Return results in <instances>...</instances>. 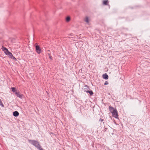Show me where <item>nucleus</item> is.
I'll use <instances>...</instances> for the list:
<instances>
[{
  "label": "nucleus",
  "instance_id": "f257e3e1",
  "mask_svg": "<svg viewBox=\"0 0 150 150\" xmlns=\"http://www.w3.org/2000/svg\"><path fill=\"white\" fill-rule=\"evenodd\" d=\"M28 141L30 143L35 146V147L39 150H45L41 148V146L40 144L37 141L34 140L29 139Z\"/></svg>",
  "mask_w": 150,
  "mask_h": 150
},
{
  "label": "nucleus",
  "instance_id": "f03ea898",
  "mask_svg": "<svg viewBox=\"0 0 150 150\" xmlns=\"http://www.w3.org/2000/svg\"><path fill=\"white\" fill-rule=\"evenodd\" d=\"M112 116L116 118H117L118 117V115L117 111L116 110H115L112 113Z\"/></svg>",
  "mask_w": 150,
  "mask_h": 150
},
{
  "label": "nucleus",
  "instance_id": "7ed1b4c3",
  "mask_svg": "<svg viewBox=\"0 0 150 150\" xmlns=\"http://www.w3.org/2000/svg\"><path fill=\"white\" fill-rule=\"evenodd\" d=\"M35 50L36 52L38 54H40L41 52V50L38 45L35 46Z\"/></svg>",
  "mask_w": 150,
  "mask_h": 150
},
{
  "label": "nucleus",
  "instance_id": "20e7f679",
  "mask_svg": "<svg viewBox=\"0 0 150 150\" xmlns=\"http://www.w3.org/2000/svg\"><path fill=\"white\" fill-rule=\"evenodd\" d=\"M84 87V88L83 89V91L84 92H87L90 89L89 86L87 85H85Z\"/></svg>",
  "mask_w": 150,
  "mask_h": 150
},
{
  "label": "nucleus",
  "instance_id": "39448f33",
  "mask_svg": "<svg viewBox=\"0 0 150 150\" xmlns=\"http://www.w3.org/2000/svg\"><path fill=\"white\" fill-rule=\"evenodd\" d=\"M15 94L18 97L21 98H22L23 95L21 94L19 92H16Z\"/></svg>",
  "mask_w": 150,
  "mask_h": 150
},
{
  "label": "nucleus",
  "instance_id": "423d86ee",
  "mask_svg": "<svg viewBox=\"0 0 150 150\" xmlns=\"http://www.w3.org/2000/svg\"><path fill=\"white\" fill-rule=\"evenodd\" d=\"M19 114V113L17 111H15L13 112V115L15 117H18Z\"/></svg>",
  "mask_w": 150,
  "mask_h": 150
},
{
  "label": "nucleus",
  "instance_id": "0eeeda50",
  "mask_svg": "<svg viewBox=\"0 0 150 150\" xmlns=\"http://www.w3.org/2000/svg\"><path fill=\"white\" fill-rule=\"evenodd\" d=\"M103 78L105 79H107L108 78V76L107 74L105 73L103 74Z\"/></svg>",
  "mask_w": 150,
  "mask_h": 150
},
{
  "label": "nucleus",
  "instance_id": "6e6552de",
  "mask_svg": "<svg viewBox=\"0 0 150 150\" xmlns=\"http://www.w3.org/2000/svg\"><path fill=\"white\" fill-rule=\"evenodd\" d=\"M109 1L108 0H104L103 1V4L105 5L108 4Z\"/></svg>",
  "mask_w": 150,
  "mask_h": 150
},
{
  "label": "nucleus",
  "instance_id": "1a4fd4ad",
  "mask_svg": "<svg viewBox=\"0 0 150 150\" xmlns=\"http://www.w3.org/2000/svg\"><path fill=\"white\" fill-rule=\"evenodd\" d=\"M109 109L111 113L112 112H113V111H114V110H115L111 106L109 107Z\"/></svg>",
  "mask_w": 150,
  "mask_h": 150
},
{
  "label": "nucleus",
  "instance_id": "9d476101",
  "mask_svg": "<svg viewBox=\"0 0 150 150\" xmlns=\"http://www.w3.org/2000/svg\"><path fill=\"white\" fill-rule=\"evenodd\" d=\"M86 93H89L91 96L93 94V93L92 90H88Z\"/></svg>",
  "mask_w": 150,
  "mask_h": 150
},
{
  "label": "nucleus",
  "instance_id": "9b49d317",
  "mask_svg": "<svg viewBox=\"0 0 150 150\" xmlns=\"http://www.w3.org/2000/svg\"><path fill=\"white\" fill-rule=\"evenodd\" d=\"M84 21L87 23H88L89 22L88 18V17H86Z\"/></svg>",
  "mask_w": 150,
  "mask_h": 150
},
{
  "label": "nucleus",
  "instance_id": "f8f14e48",
  "mask_svg": "<svg viewBox=\"0 0 150 150\" xmlns=\"http://www.w3.org/2000/svg\"><path fill=\"white\" fill-rule=\"evenodd\" d=\"M9 54H8V57L11 58L12 57H13V55L12 54L11 52H10V53H8Z\"/></svg>",
  "mask_w": 150,
  "mask_h": 150
},
{
  "label": "nucleus",
  "instance_id": "ddd939ff",
  "mask_svg": "<svg viewBox=\"0 0 150 150\" xmlns=\"http://www.w3.org/2000/svg\"><path fill=\"white\" fill-rule=\"evenodd\" d=\"M70 18L68 16L66 18V21L67 22H69L70 21Z\"/></svg>",
  "mask_w": 150,
  "mask_h": 150
},
{
  "label": "nucleus",
  "instance_id": "4468645a",
  "mask_svg": "<svg viewBox=\"0 0 150 150\" xmlns=\"http://www.w3.org/2000/svg\"><path fill=\"white\" fill-rule=\"evenodd\" d=\"M10 52H9L8 50H6V51H4V53H5V54H6L7 55H8V54H9L8 53H10Z\"/></svg>",
  "mask_w": 150,
  "mask_h": 150
},
{
  "label": "nucleus",
  "instance_id": "2eb2a0df",
  "mask_svg": "<svg viewBox=\"0 0 150 150\" xmlns=\"http://www.w3.org/2000/svg\"><path fill=\"white\" fill-rule=\"evenodd\" d=\"M0 105H1L2 107H4V106L3 103H2L1 100L0 99Z\"/></svg>",
  "mask_w": 150,
  "mask_h": 150
},
{
  "label": "nucleus",
  "instance_id": "dca6fc26",
  "mask_svg": "<svg viewBox=\"0 0 150 150\" xmlns=\"http://www.w3.org/2000/svg\"><path fill=\"white\" fill-rule=\"evenodd\" d=\"M11 89H12V91L13 92H14L16 90H15V88L12 87Z\"/></svg>",
  "mask_w": 150,
  "mask_h": 150
},
{
  "label": "nucleus",
  "instance_id": "f3484780",
  "mask_svg": "<svg viewBox=\"0 0 150 150\" xmlns=\"http://www.w3.org/2000/svg\"><path fill=\"white\" fill-rule=\"evenodd\" d=\"M11 58L13 59H14L15 60H16V59L13 56V57H12Z\"/></svg>",
  "mask_w": 150,
  "mask_h": 150
},
{
  "label": "nucleus",
  "instance_id": "a211bd4d",
  "mask_svg": "<svg viewBox=\"0 0 150 150\" xmlns=\"http://www.w3.org/2000/svg\"><path fill=\"white\" fill-rule=\"evenodd\" d=\"M2 48H3V50H4V51H5L7 50V49L6 48V47H4L3 46H2Z\"/></svg>",
  "mask_w": 150,
  "mask_h": 150
},
{
  "label": "nucleus",
  "instance_id": "6ab92c4d",
  "mask_svg": "<svg viewBox=\"0 0 150 150\" xmlns=\"http://www.w3.org/2000/svg\"><path fill=\"white\" fill-rule=\"evenodd\" d=\"M108 82L107 81H105V83H104V84L105 85H108Z\"/></svg>",
  "mask_w": 150,
  "mask_h": 150
},
{
  "label": "nucleus",
  "instance_id": "aec40b11",
  "mask_svg": "<svg viewBox=\"0 0 150 150\" xmlns=\"http://www.w3.org/2000/svg\"><path fill=\"white\" fill-rule=\"evenodd\" d=\"M103 121H104V120L103 119H101V118H100V119L99 120V121L100 122H103Z\"/></svg>",
  "mask_w": 150,
  "mask_h": 150
},
{
  "label": "nucleus",
  "instance_id": "412c9836",
  "mask_svg": "<svg viewBox=\"0 0 150 150\" xmlns=\"http://www.w3.org/2000/svg\"><path fill=\"white\" fill-rule=\"evenodd\" d=\"M48 54L49 55V58H50L51 59H52V56L50 55V54Z\"/></svg>",
  "mask_w": 150,
  "mask_h": 150
}]
</instances>
